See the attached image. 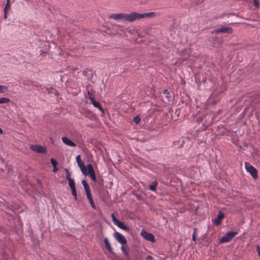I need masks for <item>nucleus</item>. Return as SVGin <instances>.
<instances>
[{
	"label": "nucleus",
	"mask_w": 260,
	"mask_h": 260,
	"mask_svg": "<svg viewBox=\"0 0 260 260\" xmlns=\"http://www.w3.org/2000/svg\"><path fill=\"white\" fill-rule=\"evenodd\" d=\"M213 122V118L212 114H207L203 115L202 117H199L198 122L199 124L201 123L203 125L208 126L212 124Z\"/></svg>",
	"instance_id": "obj_1"
},
{
	"label": "nucleus",
	"mask_w": 260,
	"mask_h": 260,
	"mask_svg": "<svg viewBox=\"0 0 260 260\" xmlns=\"http://www.w3.org/2000/svg\"><path fill=\"white\" fill-rule=\"evenodd\" d=\"M85 176H89L90 178L94 181L96 182V178L93 167L91 164L87 165V169L83 173Z\"/></svg>",
	"instance_id": "obj_2"
},
{
	"label": "nucleus",
	"mask_w": 260,
	"mask_h": 260,
	"mask_svg": "<svg viewBox=\"0 0 260 260\" xmlns=\"http://www.w3.org/2000/svg\"><path fill=\"white\" fill-rule=\"evenodd\" d=\"M245 167L246 171L250 173L254 179H256L258 178L257 170L251 165L249 162H245Z\"/></svg>",
	"instance_id": "obj_3"
},
{
	"label": "nucleus",
	"mask_w": 260,
	"mask_h": 260,
	"mask_svg": "<svg viewBox=\"0 0 260 260\" xmlns=\"http://www.w3.org/2000/svg\"><path fill=\"white\" fill-rule=\"evenodd\" d=\"M238 234L237 232L230 231L226 233L224 236H223L219 240L220 243H227L230 241L236 235Z\"/></svg>",
	"instance_id": "obj_4"
},
{
	"label": "nucleus",
	"mask_w": 260,
	"mask_h": 260,
	"mask_svg": "<svg viewBox=\"0 0 260 260\" xmlns=\"http://www.w3.org/2000/svg\"><path fill=\"white\" fill-rule=\"evenodd\" d=\"M142 15L140 13L133 12L131 14H125V21L133 22L137 19H140Z\"/></svg>",
	"instance_id": "obj_5"
},
{
	"label": "nucleus",
	"mask_w": 260,
	"mask_h": 260,
	"mask_svg": "<svg viewBox=\"0 0 260 260\" xmlns=\"http://www.w3.org/2000/svg\"><path fill=\"white\" fill-rule=\"evenodd\" d=\"M233 31V29L231 27L223 26L220 28L214 29L211 32L212 34L226 33L228 34H231Z\"/></svg>",
	"instance_id": "obj_6"
},
{
	"label": "nucleus",
	"mask_w": 260,
	"mask_h": 260,
	"mask_svg": "<svg viewBox=\"0 0 260 260\" xmlns=\"http://www.w3.org/2000/svg\"><path fill=\"white\" fill-rule=\"evenodd\" d=\"M141 235L145 240L147 241H149L152 243H154L155 242V239L154 235L150 233L146 232L144 230H142Z\"/></svg>",
	"instance_id": "obj_7"
},
{
	"label": "nucleus",
	"mask_w": 260,
	"mask_h": 260,
	"mask_svg": "<svg viewBox=\"0 0 260 260\" xmlns=\"http://www.w3.org/2000/svg\"><path fill=\"white\" fill-rule=\"evenodd\" d=\"M80 112L81 114H82L83 116H85L86 117L89 118L90 119H93L95 115L93 113V112L90 111L89 109H87L86 108H82L80 109Z\"/></svg>",
	"instance_id": "obj_8"
},
{
	"label": "nucleus",
	"mask_w": 260,
	"mask_h": 260,
	"mask_svg": "<svg viewBox=\"0 0 260 260\" xmlns=\"http://www.w3.org/2000/svg\"><path fill=\"white\" fill-rule=\"evenodd\" d=\"M30 148L35 152L39 153L45 154L47 152V149L46 147L42 146L39 145H31Z\"/></svg>",
	"instance_id": "obj_9"
},
{
	"label": "nucleus",
	"mask_w": 260,
	"mask_h": 260,
	"mask_svg": "<svg viewBox=\"0 0 260 260\" xmlns=\"http://www.w3.org/2000/svg\"><path fill=\"white\" fill-rule=\"evenodd\" d=\"M114 237L116 239V240L121 245H124L127 243V240L125 237L121 234L120 233L115 232L113 234Z\"/></svg>",
	"instance_id": "obj_10"
},
{
	"label": "nucleus",
	"mask_w": 260,
	"mask_h": 260,
	"mask_svg": "<svg viewBox=\"0 0 260 260\" xmlns=\"http://www.w3.org/2000/svg\"><path fill=\"white\" fill-rule=\"evenodd\" d=\"M224 217V214L221 211H219L216 218L213 220V222L216 225H220Z\"/></svg>",
	"instance_id": "obj_11"
},
{
	"label": "nucleus",
	"mask_w": 260,
	"mask_h": 260,
	"mask_svg": "<svg viewBox=\"0 0 260 260\" xmlns=\"http://www.w3.org/2000/svg\"><path fill=\"white\" fill-rule=\"evenodd\" d=\"M76 161L78 165V166L80 168V170L83 173L85 170H87V166H86L84 163V162L81 160V156L80 155H78L76 157Z\"/></svg>",
	"instance_id": "obj_12"
},
{
	"label": "nucleus",
	"mask_w": 260,
	"mask_h": 260,
	"mask_svg": "<svg viewBox=\"0 0 260 260\" xmlns=\"http://www.w3.org/2000/svg\"><path fill=\"white\" fill-rule=\"evenodd\" d=\"M209 41L213 44V46L217 47L222 42V39L218 37H212L209 38Z\"/></svg>",
	"instance_id": "obj_13"
},
{
	"label": "nucleus",
	"mask_w": 260,
	"mask_h": 260,
	"mask_svg": "<svg viewBox=\"0 0 260 260\" xmlns=\"http://www.w3.org/2000/svg\"><path fill=\"white\" fill-rule=\"evenodd\" d=\"M162 98L164 103L169 102L171 98V93L167 89H165Z\"/></svg>",
	"instance_id": "obj_14"
},
{
	"label": "nucleus",
	"mask_w": 260,
	"mask_h": 260,
	"mask_svg": "<svg viewBox=\"0 0 260 260\" xmlns=\"http://www.w3.org/2000/svg\"><path fill=\"white\" fill-rule=\"evenodd\" d=\"M109 18H112L115 20H125V14H112L109 16Z\"/></svg>",
	"instance_id": "obj_15"
},
{
	"label": "nucleus",
	"mask_w": 260,
	"mask_h": 260,
	"mask_svg": "<svg viewBox=\"0 0 260 260\" xmlns=\"http://www.w3.org/2000/svg\"><path fill=\"white\" fill-rule=\"evenodd\" d=\"M62 142L66 144L67 145L71 146V147H76V144L73 141L69 139L66 137H63L62 138Z\"/></svg>",
	"instance_id": "obj_16"
},
{
	"label": "nucleus",
	"mask_w": 260,
	"mask_h": 260,
	"mask_svg": "<svg viewBox=\"0 0 260 260\" xmlns=\"http://www.w3.org/2000/svg\"><path fill=\"white\" fill-rule=\"evenodd\" d=\"M91 103L94 107L98 108L101 111L102 116H103L105 114L104 110L103 109L102 107L101 106V105L100 102L96 101L95 99L93 100H92V99Z\"/></svg>",
	"instance_id": "obj_17"
},
{
	"label": "nucleus",
	"mask_w": 260,
	"mask_h": 260,
	"mask_svg": "<svg viewBox=\"0 0 260 260\" xmlns=\"http://www.w3.org/2000/svg\"><path fill=\"white\" fill-rule=\"evenodd\" d=\"M120 229L125 230L127 232L130 231V228L127 226L123 222L118 220L115 224Z\"/></svg>",
	"instance_id": "obj_18"
},
{
	"label": "nucleus",
	"mask_w": 260,
	"mask_h": 260,
	"mask_svg": "<svg viewBox=\"0 0 260 260\" xmlns=\"http://www.w3.org/2000/svg\"><path fill=\"white\" fill-rule=\"evenodd\" d=\"M104 243L105 245V248L109 251L110 253L114 254L115 253L113 251V249L110 245V243L109 242V240L107 238H105L104 239Z\"/></svg>",
	"instance_id": "obj_19"
},
{
	"label": "nucleus",
	"mask_w": 260,
	"mask_h": 260,
	"mask_svg": "<svg viewBox=\"0 0 260 260\" xmlns=\"http://www.w3.org/2000/svg\"><path fill=\"white\" fill-rule=\"evenodd\" d=\"M11 8V4L10 2H7L5 7L4 8V18L5 19H7L8 18V13L9 11L10 10Z\"/></svg>",
	"instance_id": "obj_20"
},
{
	"label": "nucleus",
	"mask_w": 260,
	"mask_h": 260,
	"mask_svg": "<svg viewBox=\"0 0 260 260\" xmlns=\"http://www.w3.org/2000/svg\"><path fill=\"white\" fill-rule=\"evenodd\" d=\"M140 15H142V16L141 17V18H146V17H150V18H153V17H155L156 16V13L155 12H149V13H143V14H140Z\"/></svg>",
	"instance_id": "obj_21"
},
{
	"label": "nucleus",
	"mask_w": 260,
	"mask_h": 260,
	"mask_svg": "<svg viewBox=\"0 0 260 260\" xmlns=\"http://www.w3.org/2000/svg\"><path fill=\"white\" fill-rule=\"evenodd\" d=\"M157 184H158V183L156 181L152 182L149 185V189H150L151 191H155Z\"/></svg>",
	"instance_id": "obj_22"
},
{
	"label": "nucleus",
	"mask_w": 260,
	"mask_h": 260,
	"mask_svg": "<svg viewBox=\"0 0 260 260\" xmlns=\"http://www.w3.org/2000/svg\"><path fill=\"white\" fill-rule=\"evenodd\" d=\"M69 181V185L71 188V189L76 188L75 183L74 180L73 179H70L68 180Z\"/></svg>",
	"instance_id": "obj_23"
},
{
	"label": "nucleus",
	"mask_w": 260,
	"mask_h": 260,
	"mask_svg": "<svg viewBox=\"0 0 260 260\" xmlns=\"http://www.w3.org/2000/svg\"><path fill=\"white\" fill-rule=\"evenodd\" d=\"M87 93L89 96L88 99L90 100V102H91L92 99V100H94V98L93 97V94L95 93L94 91H93L92 90H88Z\"/></svg>",
	"instance_id": "obj_24"
},
{
	"label": "nucleus",
	"mask_w": 260,
	"mask_h": 260,
	"mask_svg": "<svg viewBox=\"0 0 260 260\" xmlns=\"http://www.w3.org/2000/svg\"><path fill=\"white\" fill-rule=\"evenodd\" d=\"M11 100L8 98H0V104L9 103Z\"/></svg>",
	"instance_id": "obj_25"
},
{
	"label": "nucleus",
	"mask_w": 260,
	"mask_h": 260,
	"mask_svg": "<svg viewBox=\"0 0 260 260\" xmlns=\"http://www.w3.org/2000/svg\"><path fill=\"white\" fill-rule=\"evenodd\" d=\"M8 90V88L6 86L0 85V92L5 93Z\"/></svg>",
	"instance_id": "obj_26"
},
{
	"label": "nucleus",
	"mask_w": 260,
	"mask_h": 260,
	"mask_svg": "<svg viewBox=\"0 0 260 260\" xmlns=\"http://www.w3.org/2000/svg\"><path fill=\"white\" fill-rule=\"evenodd\" d=\"M71 192H72L73 196L74 197V199L76 201H77L78 200V197H77V193L76 189V188L72 189Z\"/></svg>",
	"instance_id": "obj_27"
},
{
	"label": "nucleus",
	"mask_w": 260,
	"mask_h": 260,
	"mask_svg": "<svg viewBox=\"0 0 260 260\" xmlns=\"http://www.w3.org/2000/svg\"><path fill=\"white\" fill-rule=\"evenodd\" d=\"M64 171L66 173V178L67 180H70L71 178V174L68 169H65Z\"/></svg>",
	"instance_id": "obj_28"
},
{
	"label": "nucleus",
	"mask_w": 260,
	"mask_h": 260,
	"mask_svg": "<svg viewBox=\"0 0 260 260\" xmlns=\"http://www.w3.org/2000/svg\"><path fill=\"white\" fill-rule=\"evenodd\" d=\"M141 119L139 115H136L135 117L133 118V122H134L136 124H138L140 122Z\"/></svg>",
	"instance_id": "obj_29"
},
{
	"label": "nucleus",
	"mask_w": 260,
	"mask_h": 260,
	"mask_svg": "<svg viewBox=\"0 0 260 260\" xmlns=\"http://www.w3.org/2000/svg\"><path fill=\"white\" fill-rule=\"evenodd\" d=\"M121 250L123 252V253L124 254L125 256H128V252L126 250L124 245H122V246L121 247Z\"/></svg>",
	"instance_id": "obj_30"
},
{
	"label": "nucleus",
	"mask_w": 260,
	"mask_h": 260,
	"mask_svg": "<svg viewBox=\"0 0 260 260\" xmlns=\"http://www.w3.org/2000/svg\"><path fill=\"white\" fill-rule=\"evenodd\" d=\"M50 162L52 165L53 167L57 166V161L54 158H52L50 159Z\"/></svg>",
	"instance_id": "obj_31"
},
{
	"label": "nucleus",
	"mask_w": 260,
	"mask_h": 260,
	"mask_svg": "<svg viewBox=\"0 0 260 260\" xmlns=\"http://www.w3.org/2000/svg\"><path fill=\"white\" fill-rule=\"evenodd\" d=\"M89 200V203L90 204L91 207L92 208H93L94 209H95L96 208V206L95 205H94V201L93 200V199H90Z\"/></svg>",
	"instance_id": "obj_32"
},
{
	"label": "nucleus",
	"mask_w": 260,
	"mask_h": 260,
	"mask_svg": "<svg viewBox=\"0 0 260 260\" xmlns=\"http://www.w3.org/2000/svg\"><path fill=\"white\" fill-rule=\"evenodd\" d=\"M111 217L112 219V221L114 224H115L118 221V220L115 217L114 213L112 214Z\"/></svg>",
	"instance_id": "obj_33"
},
{
	"label": "nucleus",
	"mask_w": 260,
	"mask_h": 260,
	"mask_svg": "<svg viewBox=\"0 0 260 260\" xmlns=\"http://www.w3.org/2000/svg\"><path fill=\"white\" fill-rule=\"evenodd\" d=\"M84 189H85V191L86 193L89 192L91 191L90 188V187H89V185H87H87L84 186Z\"/></svg>",
	"instance_id": "obj_34"
},
{
	"label": "nucleus",
	"mask_w": 260,
	"mask_h": 260,
	"mask_svg": "<svg viewBox=\"0 0 260 260\" xmlns=\"http://www.w3.org/2000/svg\"><path fill=\"white\" fill-rule=\"evenodd\" d=\"M173 144L175 146H181L183 145V141L181 142V143L180 144L179 142L178 141H174Z\"/></svg>",
	"instance_id": "obj_35"
},
{
	"label": "nucleus",
	"mask_w": 260,
	"mask_h": 260,
	"mask_svg": "<svg viewBox=\"0 0 260 260\" xmlns=\"http://www.w3.org/2000/svg\"><path fill=\"white\" fill-rule=\"evenodd\" d=\"M13 207L12 205H10V204H8L6 205V208L7 209V210H12V211H13Z\"/></svg>",
	"instance_id": "obj_36"
},
{
	"label": "nucleus",
	"mask_w": 260,
	"mask_h": 260,
	"mask_svg": "<svg viewBox=\"0 0 260 260\" xmlns=\"http://www.w3.org/2000/svg\"><path fill=\"white\" fill-rule=\"evenodd\" d=\"M86 197H87V198L88 200H89V199L92 198V194H91V191L89 192L86 193Z\"/></svg>",
	"instance_id": "obj_37"
},
{
	"label": "nucleus",
	"mask_w": 260,
	"mask_h": 260,
	"mask_svg": "<svg viewBox=\"0 0 260 260\" xmlns=\"http://www.w3.org/2000/svg\"><path fill=\"white\" fill-rule=\"evenodd\" d=\"M198 231V229L197 228H194L193 229L192 235H194L197 236Z\"/></svg>",
	"instance_id": "obj_38"
},
{
	"label": "nucleus",
	"mask_w": 260,
	"mask_h": 260,
	"mask_svg": "<svg viewBox=\"0 0 260 260\" xmlns=\"http://www.w3.org/2000/svg\"><path fill=\"white\" fill-rule=\"evenodd\" d=\"M82 184L83 185V186L88 185L87 181L85 180H83L82 181Z\"/></svg>",
	"instance_id": "obj_39"
},
{
	"label": "nucleus",
	"mask_w": 260,
	"mask_h": 260,
	"mask_svg": "<svg viewBox=\"0 0 260 260\" xmlns=\"http://www.w3.org/2000/svg\"><path fill=\"white\" fill-rule=\"evenodd\" d=\"M256 251L258 253V255L260 256V246L258 245L256 246Z\"/></svg>",
	"instance_id": "obj_40"
},
{
	"label": "nucleus",
	"mask_w": 260,
	"mask_h": 260,
	"mask_svg": "<svg viewBox=\"0 0 260 260\" xmlns=\"http://www.w3.org/2000/svg\"><path fill=\"white\" fill-rule=\"evenodd\" d=\"M53 167V172L54 173H56L57 172V171L58 170V169L57 168V166H54Z\"/></svg>",
	"instance_id": "obj_41"
},
{
	"label": "nucleus",
	"mask_w": 260,
	"mask_h": 260,
	"mask_svg": "<svg viewBox=\"0 0 260 260\" xmlns=\"http://www.w3.org/2000/svg\"><path fill=\"white\" fill-rule=\"evenodd\" d=\"M152 259H153V257L151 255H148L146 257V260H152Z\"/></svg>",
	"instance_id": "obj_42"
},
{
	"label": "nucleus",
	"mask_w": 260,
	"mask_h": 260,
	"mask_svg": "<svg viewBox=\"0 0 260 260\" xmlns=\"http://www.w3.org/2000/svg\"><path fill=\"white\" fill-rule=\"evenodd\" d=\"M254 4L256 7H258V0H254Z\"/></svg>",
	"instance_id": "obj_43"
},
{
	"label": "nucleus",
	"mask_w": 260,
	"mask_h": 260,
	"mask_svg": "<svg viewBox=\"0 0 260 260\" xmlns=\"http://www.w3.org/2000/svg\"><path fill=\"white\" fill-rule=\"evenodd\" d=\"M196 237L197 236L196 235H192V239L193 241H197V238H196Z\"/></svg>",
	"instance_id": "obj_44"
},
{
	"label": "nucleus",
	"mask_w": 260,
	"mask_h": 260,
	"mask_svg": "<svg viewBox=\"0 0 260 260\" xmlns=\"http://www.w3.org/2000/svg\"><path fill=\"white\" fill-rule=\"evenodd\" d=\"M206 81V77H203L202 80V82L203 83H205Z\"/></svg>",
	"instance_id": "obj_45"
},
{
	"label": "nucleus",
	"mask_w": 260,
	"mask_h": 260,
	"mask_svg": "<svg viewBox=\"0 0 260 260\" xmlns=\"http://www.w3.org/2000/svg\"><path fill=\"white\" fill-rule=\"evenodd\" d=\"M8 173H10L11 172H12V169L11 167H8Z\"/></svg>",
	"instance_id": "obj_46"
},
{
	"label": "nucleus",
	"mask_w": 260,
	"mask_h": 260,
	"mask_svg": "<svg viewBox=\"0 0 260 260\" xmlns=\"http://www.w3.org/2000/svg\"><path fill=\"white\" fill-rule=\"evenodd\" d=\"M125 257H126L127 260H130L131 258L129 254L128 256H125Z\"/></svg>",
	"instance_id": "obj_47"
},
{
	"label": "nucleus",
	"mask_w": 260,
	"mask_h": 260,
	"mask_svg": "<svg viewBox=\"0 0 260 260\" xmlns=\"http://www.w3.org/2000/svg\"><path fill=\"white\" fill-rule=\"evenodd\" d=\"M0 134H3V131L2 130V129L1 127H0Z\"/></svg>",
	"instance_id": "obj_48"
},
{
	"label": "nucleus",
	"mask_w": 260,
	"mask_h": 260,
	"mask_svg": "<svg viewBox=\"0 0 260 260\" xmlns=\"http://www.w3.org/2000/svg\"><path fill=\"white\" fill-rule=\"evenodd\" d=\"M7 2H10V0H7Z\"/></svg>",
	"instance_id": "obj_49"
},
{
	"label": "nucleus",
	"mask_w": 260,
	"mask_h": 260,
	"mask_svg": "<svg viewBox=\"0 0 260 260\" xmlns=\"http://www.w3.org/2000/svg\"><path fill=\"white\" fill-rule=\"evenodd\" d=\"M85 71L83 72V73L84 74V75H85Z\"/></svg>",
	"instance_id": "obj_50"
},
{
	"label": "nucleus",
	"mask_w": 260,
	"mask_h": 260,
	"mask_svg": "<svg viewBox=\"0 0 260 260\" xmlns=\"http://www.w3.org/2000/svg\"><path fill=\"white\" fill-rule=\"evenodd\" d=\"M6 213L7 214H10L9 213H8L7 211H6Z\"/></svg>",
	"instance_id": "obj_51"
}]
</instances>
